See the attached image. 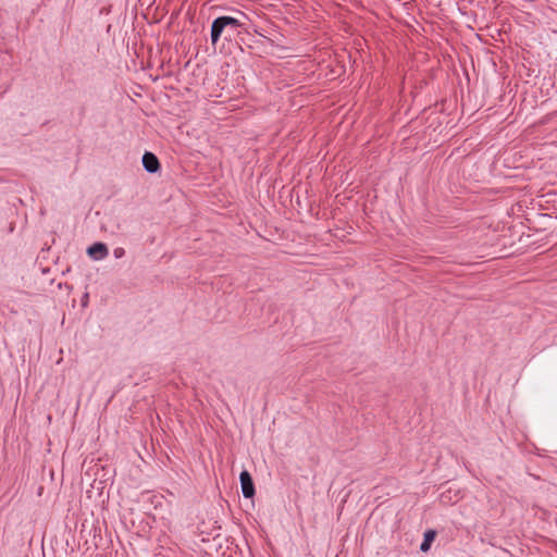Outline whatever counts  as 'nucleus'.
Returning <instances> with one entry per match:
<instances>
[{"label":"nucleus","instance_id":"f257e3e1","mask_svg":"<svg viewBox=\"0 0 557 557\" xmlns=\"http://www.w3.org/2000/svg\"><path fill=\"white\" fill-rule=\"evenodd\" d=\"M238 14L239 17L223 15L213 20L210 32L212 45H215L222 35H225V38H231L239 33V28L246 26V21L248 20L247 15L244 12H238Z\"/></svg>","mask_w":557,"mask_h":557},{"label":"nucleus","instance_id":"f03ea898","mask_svg":"<svg viewBox=\"0 0 557 557\" xmlns=\"http://www.w3.org/2000/svg\"><path fill=\"white\" fill-rule=\"evenodd\" d=\"M239 482L243 496L245 498H252L256 494L255 483L248 470H243L239 474Z\"/></svg>","mask_w":557,"mask_h":557},{"label":"nucleus","instance_id":"7ed1b4c3","mask_svg":"<svg viewBox=\"0 0 557 557\" xmlns=\"http://www.w3.org/2000/svg\"><path fill=\"white\" fill-rule=\"evenodd\" d=\"M143 166L148 173L154 174L160 171L161 164L158 157L150 151H145L141 158Z\"/></svg>","mask_w":557,"mask_h":557},{"label":"nucleus","instance_id":"20e7f679","mask_svg":"<svg viewBox=\"0 0 557 557\" xmlns=\"http://www.w3.org/2000/svg\"><path fill=\"white\" fill-rule=\"evenodd\" d=\"M87 255L92 260L99 261L108 257L109 249L104 243L96 242L87 248Z\"/></svg>","mask_w":557,"mask_h":557},{"label":"nucleus","instance_id":"39448f33","mask_svg":"<svg viewBox=\"0 0 557 557\" xmlns=\"http://www.w3.org/2000/svg\"><path fill=\"white\" fill-rule=\"evenodd\" d=\"M437 533L433 529H429L423 534V541L420 544V550L426 553L430 550L432 543L434 542Z\"/></svg>","mask_w":557,"mask_h":557},{"label":"nucleus","instance_id":"423d86ee","mask_svg":"<svg viewBox=\"0 0 557 557\" xmlns=\"http://www.w3.org/2000/svg\"><path fill=\"white\" fill-rule=\"evenodd\" d=\"M113 256H114L116 259H120V258L124 257V256H125V250H124V248H122V247H117V248H115V249L113 250Z\"/></svg>","mask_w":557,"mask_h":557},{"label":"nucleus","instance_id":"0eeeda50","mask_svg":"<svg viewBox=\"0 0 557 557\" xmlns=\"http://www.w3.org/2000/svg\"><path fill=\"white\" fill-rule=\"evenodd\" d=\"M88 304V294L86 293L83 297H82V306L83 307H86Z\"/></svg>","mask_w":557,"mask_h":557},{"label":"nucleus","instance_id":"6e6552de","mask_svg":"<svg viewBox=\"0 0 557 557\" xmlns=\"http://www.w3.org/2000/svg\"><path fill=\"white\" fill-rule=\"evenodd\" d=\"M183 74L184 72H166L162 77L163 78H170L172 76V74Z\"/></svg>","mask_w":557,"mask_h":557},{"label":"nucleus","instance_id":"1a4fd4ad","mask_svg":"<svg viewBox=\"0 0 557 557\" xmlns=\"http://www.w3.org/2000/svg\"><path fill=\"white\" fill-rule=\"evenodd\" d=\"M149 77H150L152 81H157V79H159V77H160V76H159V75H157V76H152V74H149Z\"/></svg>","mask_w":557,"mask_h":557},{"label":"nucleus","instance_id":"9d476101","mask_svg":"<svg viewBox=\"0 0 557 557\" xmlns=\"http://www.w3.org/2000/svg\"><path fill=\"white\" fill-rule=\"evenodd\" d=\"M463 73H465V75L467 76V78H468V79H470V78H469V72H468V71H465Z\"/></svg>","mask_w":557,"mask_h":557}]
</instances>
